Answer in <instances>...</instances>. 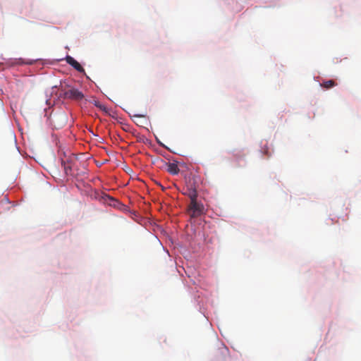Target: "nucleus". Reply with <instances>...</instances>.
Here are the masks:
<instances>
[{"mask_svg":"<svg viewBox=\"0 0 361 361\" xmlns=\"http://www.w3.org/2000/svg\"><path fill=\"white\" fill-rule=\"evenodd\" d=\"M186 194L190 197V202L197 200V192L195 188H188Z\"/></svg>","mask_w":361,"mask_h":361,"instance_id":"8","label":"nucleus"},{"mask_svg":"<svg viewBox=\"0 0 361 361\" xmlns=\"http://www.w3.org/2000/svg\"><path fill=\"white\" fill-rule=\"evenodd\" d=\"M204 205L197 200L190 202L188 206V212L192 218H197L204 214Z\"/></svg>","mask_w":361,"mask_h":361,"instance_id":"3","label":"nucleus"},{"mask_svg":"<svg viewBox=\"0 0 361 361\" xmlns=\"http://www.w3.org/2000/svg\"><path fill=\"white\" fill-rule=\"evenodd\" d=\"M228 354V349L226 346L222 345L214 352V358L216 361H225Z\"/></svg>","mask_w":361,"mask_h":361,"instance_id":"4","label":"nucleus"},{"mask_svg":"<svg viewBox=\"0 0 361 361\" xmlns=\"http://www.w3.org/2000/svg\"><path fill=\"white\" fill-rule=\"evenodd\" d=\"M47 104L49 105L51 104V99L47 100Z\"/></svg>","mask_w":361,"mask_h":361,"instance_id":"10","label":"nucleus"},{"mask_svg":"<svg viewBox=\"0 0 361 361\" xmlns=\"http://www.w3.org/2000/svg\"><path fill=\"white\" fill-rule=\"evenodd\" d=\"M66 61L69 65L73 66L78 72H80V73L85 72V70L82 67V66L76 60H75L72 56H67L66 58Z\"/></svg>","mask_w":361,"mask_h":361,"instance_id":"5","label":"nucleus"},{"mask_svg":"<svg viewBox=\"0 0 361 361\" xmlns=\"http://www.w3.org/2000/svg\"><path fill=\"white\" fill-rule=\"evenodd\" d=\"M336 85L335 82L333 80H329L327 81H324L322 84H321V86L326 89H330L334 87Z\"/></svg>","mask_w":361,"mask_h":361,"instance_id":"9","label":"nucleus"},{"mask_svg":"<svg viewBox=\"0 0 361 361\" xmlns=\"http://www.w3.org/2000/svg\"><path fill=\"white\" fill-rule=\"evenodd\" d=\"M134 116H135V117H138V118H142V117H143V116H142V115H138V114H135V115H134Z\"/></svg>","mask_w":361,"mask_h":361,"instance_id":"11","label":"nucleus"},{"mask_svg":"<svg viewBox=\"0 0 361 361\" xmlns=\"http://www.w3.org/2000/svg\"><path fill=\"white\" fill-rule=\"evenodd\" d=\"M55 96L58 98H63V99H71L77 102H80L81 104H85L87 99L85 98L82 92H55Z\"/></svg>","mask_w":361,"mask_h":361,"instance_id":"2","label":"nucleus"},{"mask_svg":"<svg viewBox=\"0 0 361 361\" xmlns=\"http://www.w3.org/2000/svg\"><path fill=\"white\" fill-rule=\"evenodd\" d=\"M61 164L63 166L66 174L68 176H72L73 174V169L78 162L77 157L73 154L67 156L64 153L63 157H61Z\"/></svg>","mask_w":361,"mask_h":361,"instance_id":"1","label":"nucleus"},{"mask_svg":"<svg viewBox=\"0 0 361 361\" xmlns=\"http://www.w3.org/2000/svg\"><path fill=\"white\" fill-rule=\"evenodd\" d=\"M166 171L172 175H177L179 173L180 169L176 164L169 163L167 164Z\"/></svg>","mask_w":361,"mask_h":361,"instance_id":"7","label":"nucleus"},{"mask_svg":"<svg viewBox=\"0 0 361 361\" xmlns=\"http://www.w3.org/2000/svg\"><path fill=\"white\" fill-rule=\"evenodd\" d=\"M70 90L73 91V90H75V89H74V88H72V89H71Z\"/></svg>","mask_w":361,"mask_h":361,"instance_id":"12","label":"nucleus"},{"mask_svg":"<svg viewBox=\"0 0 361 361\" xmlns=\"http://www.w3.org/2000/svg\"><path fill=\"white\" fill-rule=\"evenodd\" d=\"M87 102L92 103L95 106H97L105 114H109V109L106 108V106L102 104L95 97H91L90 99L89 100L87 99Z\"/></svg>","mask_w":361,"mask_h":361,"instance_id":"6","label":"nucleus"}]
</instances>
